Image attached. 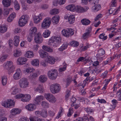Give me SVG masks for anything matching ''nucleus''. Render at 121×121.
I'll list each match as a JSON object with an SVG mask.
<instances>
[{
    "mask_svg": "<svg viewBox=\"0 0 121 121\" xmlns=\"http://www.w3.org/2000/svg\"><path fill=\"white\" fill-rule=\"evenodd\" d=\"M61 38L60 37L53 36L51 38L48 44L51 47H57L60 44Z\"/></svg>",
    "mask_w": 121,
    "mask_h": 121,
    "instance_id": "nucleus-1",
    "label": "nucleus"
},
{
    "mask_svg": "<svg viewBox=\"0 0 121 121\" xmlns=\"http://www.w3.org/2000/svg\"><path fill=\"white\" fill-rule=\"evenodd\" d=\"M31 64L35 66H39V60L38 59H34L31 62Z\"/></svg>",
    "mask_w": 121,
    "mask_h": 121,
    "instance_id": "nucleus-32",
    "label": "nucleus"
},
{
    "mask_svg": "<svg viewBox=\"0 0 121 121\" xmlns=\"http://www.w3.org/2000/svg\"><path fill=\"white\" fill-rule=\"evenodd\" d=\"M120 6L119 7V8L115 11V9L114 8H111L109 10V13L110 14H112L113 12L114 13L113 14V15H114L117 14V12L118 11L119 9H120Z\"/></svg>",
    "mask_w": 121,
    "mask_h": 121,
    "instance_id": "nucleus-41",
    "label": "nucleus"
},
{
    "mask_svg": "<svg viewBox=\"0 0 121 121\" xmlns=\"http://www.w3.org/2000/svg\"><path fill=\"white\" fill-rule=\"evenodd\" d=\"M65 2V0H56L53 2V4L55 6H57V4H64Z\"/></svg>",
    "mask_w": 121,
    "mask_h": 121,
    "instance_id": "nucleus-24",
    "label": "nucleus"
},
{
    "mask_svg": "<svg viewBox=\"0 0 121 121\" xmlns=\"http://www.w3.org/2000/svg\"><path fill=\"white\" fill-rule=\"evenodd\" d=\"M50 33V32L49 30H46L43 33V36L45 38H47L49 36Z\"/></svg>",
    "mask_w": 121,
    "mask_h": 121,
    "instance_id": "nucleus-44",
    "label": "nucleus"
},
{
    "mask_svg": "<svg viewBox=\"0 0 121 121\" xmlns=\"http://www.w3.org/2000/svg\"><path fill=\"white\" fill-rule=\"evenodd\" d=\"M14 4L15 9L17 10H18L20 9V6L18 2L15 0L14 2Z\"/></svg>",
    "mask_w": 121,
    "mask_h": 121,
    "instance_id": "nucleus-46",
    "label": "nucleus"
},
{
    "mask_svg": "<svg viewBox=\"0 0 121 121\" xmlns=\"http://www.w3.org/2000/svg\"><path fill=\"white\" fill-rule=\"evenodd\" d=\"M2 2L5 7H7L10 5L11 1V0H3Z\"/></svg>",
    "mask_w": 121,
    "mask_h": 121,
    "instance_id": "nucleus-27",
    "label": "nucleus"
},
{
    "mask_svg": "<svg viewBox=\"0 0 121 121\" xmlns=\"http://www.w3.org/2000/svg\"><path fill=\"white\" fill-rule=\"evenodd\" d=\"M104 33H102L99 35V37L100 39L105 40L107 39V37L106 36H104Z\"/></svg>",
    "mask_w": 121,
    "mask_h": 121,
    "instance_id": "nucleus-57",
    "label": "nucleus"
},
{
    "mask_svg": "<svg viewBox=\"0 0 121 121\" xmlns=\"http://www.w3.org/2000/svg\"><path fill=\"white\" fill-rule=\"evenodd\" d=\"M16 16V14L15 13H12L8 18L7 21L9 22H11Z\"/></svg>",
    "mask_w": 121,
    "mask_h": 121,
    "instance_id": "nucleus-35",
    "label": "nucleus"
},
{
    "mask_svg": "<svg viewBox=\"0 0 121 121\" xmlns=\"http://www.w3.org/2000/svg\"><path fill=\"white\" fill-rule=\"evenodd\" d=\"M14 45L17 46L18 45L19 42V37L18 36H15L14 38Z\"/></svg>",
    "mask_w": 121,
    "mask_h": 121,
    "instance_id": "nucleus-36",
    "label": "nucleus"
},
{
    "mask_svg": "<svg viewBox=\"0 0 121 121\" xmlns=\"http://www.w3.org/2000/svg\"><path fill=\"white\" fill-rule=\"evenodd\" d=\"M73 108L71 107L69 108V110L68 113L67 114V116L68 117L71 116L73 113Z\"/></svg>",
    "mask_w": 121,
    "mask_h": 121,
    "instance_id": "nucleus-53",
    "label": "nucleus"
},
{
    "mask_svg": "<svg viewBox=\"0 0 121 121\" xmlns=\"http://www.w3.org/2000/svg\"><path fill=\"white\" fill-rule=\"evenodd\" d=\"M41 105L43 107L45 108H48L49 107V103L47 102L44 101H43L42 102Z\"/></svg>",
    "mask_w": 121,
    "mask_h": 121,
    "instance_id": "nucleus-43",
    "label": "nucleus"
},
{
    "mask_svg": "<svg viewBox=\"0 0 121 121\" xmlns=\"http://www.w3.org/2000/svg\"><path fill=\"white\" fill-rule=\"evenodd\" d=\"M44 96L46 99L50 103H54L56 101V99L55 96L51 94H45Z\"/></svg>",
    "mask_w": 121,
    "mask_h": 121,
    "instance_id": "nucleus-7",
    "label": "nucleus"
},
{
    "mask_svg": "<svg viewBox=\"0 0 121 121\" xmlns=\"http://www.w3.org/2000/svg\"><path fill=\"white\" fill-rule=\"evenodd\" d=\"M16 99L21 98V101L23 102H28L31 99V97L30 95L28 94H18L15 96Z\"/></svg>",
    "mask_w": 121,
    "mask_h": 121,
    "instance_id": "nucleus-2",
    "label": "nucleus"
},
{
    "mask_svg": "<svg viewBox=\"0 0 121 121\" xmlns=\"http://www.w3.org/2000/svg\"><path fill=\"white\" fill-rule=\"evenodd\" d=\"M26 108L29 111H32L35 109L36 106L35 104H29L26 106Z\"/></svg>",
    "mask_w": 121,
    "mask_h": 121,
    "instance_id": "nucleus-18",
    "label": "nucleus"
},
{
    "mask_svg": "<svg viewBox=\"0 0 121 121\" xmlns=\"http://www.w3.org/2000/svg\"><path fill=\"white\" fill-rule=\"evenodd\" d=\"M8 56L7 55H2L0 58V61L2 62H4L7 58Z\"/></svg>",
    "mask_w": 121,
    "mask_h": 121,
    "instance_id": "nucleus-52",
    "label": "nucleus"
},
{
    "mask_svg": "<svg viewBox=\"0 0 121 121\" xmlns=\"http://www.w3.org/2000/svg\"><path fill=\"white\" fill-rule=\"evenodd\" d=\"M75 6L73 4L69 5L66 7V8L68 10L73 11H75Z\"/></svg>",
    "mask_w": 121,
    "mask_h": 121,
    "instance_id": "nucleus-37",
    "label": "nucleus"
},
{
    "mask_svg": "<svg viewBox=\"0 0 121 121\" xmlns=\"http://www.w3.org/2000/svg\"><path fill=\"white\" fill-rule=\"evenodd\" d=\"M12 94L14 95L19 92V90L18 88L17 87L14 86L12 87L11 89Z\"/></svg>",
    "mask_w": 121,
    "mask_h": 121,
    "instance_id": "nucleus-30",
    "label": "nucleus"
},
{
    "mask_svg": "<svg viewBox=\"0 0 121 121\" xmlns=\"http://www.w3.org/2000/svg\"><path fill=\"white\" fill-rule=\"evenodd\" d=\"M7 30V28L5 25H1L0 27V32L3 33Z\"/></svg>",
    "mask_w": 121,
    "mask_h": 121,
    "instance_id": "nucleus-42",
    "label": "nucleus"
},
{
    "mask_svg": "<svg viewBox=\"0 0 121 121\" xmlns=\"http://www.w3.org/2000/svg\"><path fill=\"white\" fill-rule=\"evenodd\" d=\"M29 17L27 15H22L18 21V24L21 26H24L27 22Z\"/></svg>",
    "mask_w": 121,
    "mask_h": 121,
    "instance_id": "nucleus-3",
    "label": "nucleus"
},
{
    "mask_svg": "<svg viewBox=\"0 0 121 121\" xmlns=\"http://www.w3.org/2000/svg\"><path fill=\"white\" fill-rule=\"evenodd\" d=\"M37 30V28L35 27H33L31 28L29 31V34L35 36Z\"/></svg>",
    "mask_w": 121,
    "mask_h": 121,
    "instance_id": "nucleus-22",
    "label": "nucleus"
},
{
    "mask_svg": "<svg viewBox=\"0 0 121 121\" xmlns=\"http://www.w3.org/2000/svg\"><path fill=\"white\" fill-rule=\"evenodd\" d=\"M34 22L36 24L38 23L42 19V14H40L38 16H35L34 17Z\"/></svg>",
    "mask_w": 121,
    "mask_h": 121,
    "instance_id": "nucleus-17",
    "label": "nucleus"
},
{
    "mask_svg": "<svg viewBox=\"0 0 121 121\" xmlns=\"http://www.w3.org/2000/svg\"><path fill=\"white\" fill-rule=\"evenodd\" d=\"M51 92L53 94H55L59 92L60 90V87L57 84L51 85L50 87Z\"/></svg>",
    "mask_w": 121,
    "mask_h": 121,
    "instance_id": "nucleus-4",
    "label": "nucleus"
},
{
    "mask_svg": "<svg viewBox=\"0 0 121 121\" xmlns=\"http://www.w3.org/2000/svg\"><path fill=\"white\" fill-rule=\"evenodd\" d=\"M39 118L36 116H31L29 118L30 121H37V120Z\"/></svg>",
    "mask_w": 121,
    "mask_h": 121,
    "instance_id": "nucleus-51",
    "label": "nucleus"
},
{
    "mask_svg": "<svg viewBox=\"0 0 121 121\" xmlns=\"http://www.w3.org/2000/svg\"><path fill=\"white\" fill-rule=\"evenodd\" d=\"M27 61V59L24 57L18 58L17 60V63L19 65H22L25 63Z\"/></svg>",
    "mask_w": 121,
    "mask_h": 121,
    "instance_id": "nucleus-16",
    "label": "nucleus"
},
{
    "mask_svg": "<svg viewBox=\"0 0 121 121\" xmlns=\"http://www.w3.org/2000/svg\"><path fill=\"white\" fill-rule=\"evenodd\" d=\"M28 81L26 78H23L19 80V84L21 88H25L28 86Z\"/></svg>",
    "mask_w": 121,
    "mask_h": 121,
    "instance_id": "nucleus-6",
    "label": "nucleus"
},
{
    "mask_svg": "<svg viewBox=\"0 0 121 121\" xmlns=\"http://www.w3.org/2000/svg\"><path fill=\"white\" fill-rule=\"evenodd\" d=\"M59 18L60 17L58 15H56L52 18V22L55 24H57L59 22Z\"/></svg>",
    "mask_w": 121,
    "mask_h": 121,
    "instance_id": "nucleus-26",
    "label": "nucleus"
},
{
    "mask_svg": "<svg viewBox=\"0 0 121 121\" xmlns=\"http://www.w3.org/2000/svg\"><path fill=\"white\" fill-rule=\"evenodd\" d=\"M42 48L44 50L49 52H51L53 51V49L48 46L43 45L42 47Z\"/></svg>",
    "mask_w": 121,
    "mask_h": 121,
    "instance_id": "nucleus-40",
    "label": "nucleus"
},
{
    "mask_svg": "<svg viewBox=\"0 0 121 121\" xmlns=\"http://www.w3.org/2000/svg\"><path fill=\"white\" fill-rule=\"evenodd\" d=\"M41 112L39 111H36L35 112V113L36 116L40 117L41 116Z\"/></svg>",
    "mask_w": 121,
    "mask_h": 121,
    "instance_id": "nucleus-63",
    "label": "nucleus"
},
{
    "mask_svg": "<svg viewBox=\"0 0 121 121\" xmlns=\"http://www.w3.org/2000/svg\"><path fill=\"white\" fill-rule=\"evenodd\" d=\"M68 34L69 35V36H71L73 34V30L71 28L68 29L67 30Z\"/></svg>",
    "mask_w": 121,
    "mask_h": 121,
    "instance_id": "nucleus-54",
    "label": "nucleus"
},
{
    "mask_svg": "<svg viewBox=\"0 0 121 121\" xmlns=\"http://www.w3.org/2000/svg\"><path fill=\"white\" fill-rule=\"evenodd\" d=\"M51 20L50 18H47L45 19L42 24V26L44 29L48 28L50 26L51 23Z\"/></svg>",
    "mask_w": 121,
    "mask_h": 121,
    "instance_id": "nucleus-10",
    "label": "nucleus"
},
{
    "mask_svg": "<svg viewBox=\"0 0 121 121\" xmlns=\"http://www.w3.org/2000/svg\"><path fill=\"white\" fill-rule=\"evenodd\" d=\"M63 67L59 69V71L60 72H62L65 71L66 69V65L65 62L63 63Z\"/></svg>",
    "mask_w": 121,
    "mask_h": 121,
    "instance_id": "nucleus-49",
    "label": "nucleus"
},
{
    "mask_svg": "<svg viewBox=\"0 0 121 121\" xmlns=\"http://www.w3.org/2000/svg\"><path fill=\"white\" fill-rule=\"evenodd\" d=\"M39 53L40 57L42 58L47 57L48 56V54L47 52L42 49L40 50L39 51Z\"/></svg>",
    "mask_w": 121,
    "mask_h": 121,
    "instance_id": "nucleus-15",
    "label": "nucleus"
},
{
    "mask_svg": "<svg viewBox=\"0 0 121 121\" xmlns=\"http://www.w3.org/2000/svg\"><path fill=\"white\" fill-rule=\"evenodd\" d=\"M105 53L104 50L102 48L99 49L98 51V53L97 56L98 57L103 56Z\"/></svg>",
    "mask_w": 121,
    "mask_h": 121,
    "instance_id": "nucleus-34",
    "label": "nucleus"
},
{
    "mask_svg": "<svg viewBox=\"0 0 121 121\" xmlns=\"http://www.w3.org/2000/svg\"><path fill=\"white\" fill-rule=\"evenodd\" d=\"M84 109L87 113H91L93 112V110L90 108H85Z\"/></svg>",
    "mask_w": 121,
    "mask_h": 121,
    "instance_id": "nucleus-56",
    "label": "nucleus"
},
{
    "mask_svg": "<svg viewBox=\"0 0 121 121\" xmlns=\"http://www.w3.org/2000/svg\"><path fill=\"white\" fill-rule=\"evenodd\" d=\"M2 105L6 108H10L14 105V103L13 100L11 99H7L3 102L2 103Z\"/></svg>",
    "mask_w": 121,
    "mask_h": 121,
    "instance_id": "nucleus-8",
    "label": "nucleus"
},
{
    "mask_svg": "<svg viewBox=\"0 0 121 121\" xmlns=\"http://www.w3.org/2000/svg\"><path fill=\"white\" fill-rule=\"evenodd\" d=\"M5 68L10 72H13L15 69V67L13 65L12 62L11 61L7 62L5 65Z\"/></svg>",
    "mask_w": 121,
    "mask_h": 121,
    "instance_id": "nucleus-9",
    "label": "nucleus"
},
{
    "mask_svg": "<svg viewBox=\"0 0 121 121\" xmlns=\"http://www.w3.org/2000/svg\"><path fill=\"white\" fill-rule=\"evenodd\" d=\"M34 40L35 42L37 43H40L43 41V38L41 34L39 33L36 34L35 36Z\"/></svg>",
    "mask_w": 121,
    "mask_h": 121,
    "instance_id": "nucleus-11",
    "label": "nucleus"
},
{
    "mask_svg": "<svg viewBox=\"0 0 121 121\" xmlns=\"http://www.w3.org/2000/svg\"><path fill=\"white\" fill-rule=\"evenodd\" d=\"M34 90L35 91H37L39 93H43L44 91V89L43 86L39 85L37 87L35 88Z\"/></svg>",
    "mask_w": 121,
    "mask_h": 121,
    "instance_id": "nucleus-21",
    "label": "nucleus"
},
{
    "mask_svg": "<svg viewBox=\"0 0 121 121\" xmlns=\"http://www.w3.org/2000/svg\"><path fill=\"white\" fill-rule=\"evenodd\" d=\"M41 116L42 117L44 118H46L48 115L47 111L46 110H44L41 112Z\"/></svg>",
    "mask_w": 121,
    "mask_h": 121,
    "instance_id": "nucleus-50",
    "label": "nucleus"
},
{
    "mask_svg": "<svg viewBox=\"0 0 121 121\" xmlns=\"http://www.w3.org/2000/svg\"><path fill=\"white\" fill-rule=\"evenodd\" d=\"M22 74L21 70L18 69L16 70V73L13 75V77L15 79L17 80L21 78Z\"/></svg>",
    "mask_w": 121,
    "mask_h": 121,
    "instance_id": "nucleus-12",
    "label": "nucleus"
},
{
    "mask_svg": "<svg viewBox=\"0 0 121 121\" xmlns=\"http://www.w3.org/2000/svg\"><path fill=\"white\" fill-rule=\"evenodd\" d=\"M34 36L30 34H29V35L27 37V39L28 41L29 42H31V40L33 39V37Z\"/></svg>",
    "mask_w": 121,
    "mask_h": 121,
    "instance_id": "nucleus-61",
    "label": "nucleus"
},
{
    "mask_svg": "<svg viewBox=\"0 0 121 121\" xmlns=\"http://www.w3.org/2000/svg\"><path fill=\"white\" fill-rule=\"evenodd\" d=\"M21 112V109L18 108H13L11 111V114L13 115L19 114Z\"/></svg>",
    "mask_w": 121,
    "mask_h": 121,
    "instance_id": "nucleus-20",
    "label": "nucleus"
},
{
    "mask_svg": "<svg viewBox=\"0 0 121 121\" xmlns=\"http://www.w3.org/2000/svg\"><path fill=\"white\" fill-rule=\"evenodd\" d=\"M21 51L19 49H15L14 52V56L15 57H18L21 55Z\"/></svg>",
    "mask_w": 121,
    "mask_h": 121,
    "instance_id": "nucleus-28",
    "label": "nucleus"
},
{
    "mask_svg": "<svg viewBox=\"0 0 121 121\" xmlns=\"http://www.w3.org/2000/svg\"><path fill=\"white\" fill-rule=\"evenodd\" d=\"M40 74L39 71L37 69L36 70L35 72L30 74V77L31 79H33L37 77Z\"/></svg>",
    "mask_w": 121,
    "mask_h": 121,
    "instance_id": "nucleus-14",
    "label": "nucleus"
},
{
    "mask_svg": "<svg viewBox=\"0 0 121 121\" xmlns=\"http://www.w3.org/2000/svg\"><path fill=\"white\" fill-rule=\"evenodd\" d=\"M29 119L27 117H24L21 118L19 121H29Z\"/></svg>",
    "mask_w": 121,
    "mask_h": 121,
    "instance_id": "nucleus-64",
    "label": "nucleus"
},
{
    "mask_svg": "<svg viewBox=\"0 0 121 121\" xmlns=\"http://www.w3.org/2000/svg\"><path fill=\"white\" fill-rule=\"evenodd\" d=\"M34 56V54L33 52L31 51H28L26 52L25 56L27 58L33 57Z\"/></svg>",
    "mask_w": 121,
    "mask_h": 121,
    "instance_id": "nucleus-25",
    "label": "nucleus"
},
{
    "mask_svg": "<svg viewBox=\"0 0 121 121\" xmlns=\"http://www.w3.org/2000/svg\"><path fill=\"white\" fill-rule=\"evenodd\" d=\"M68 21L70 24H72L74 22L75 20V17L73 15H71L69 17Z\"/></svg>",
    "mask_w": 121,
    "mask_h": 121,
    "instance_id": "nucleus-38",
    "label": "nucleus"
},
{
    "mask_svg": "<svg viewBox=\"0 0 121 121\" xmlns=\"http://www.w3.org/2000/svg\"><path fill=\"white\" fill-rule=\"evenodd\" d=\"M47 79V76L44 75H41L39 77V81L42 82H44Z\"/></svg>",
    "mask_w": 121,
    "mask_h": 121,
    "instance_id": "nucleus-33",
    "label": "nucleus"
},
{
    "mask_svg": "<svg viewBox=\"0 0 121 121\" xmlns=\"http://www.w3.org/2000/svg\"><path fill=\"white\" fill-rule=\"evenodd\" d=\"M21 29L19 28H17L15 29L14 30V32L15 33H19L21 31Z\"/></svg>",
    "mask_w": 121,
    "mask_h": 121,
    "instance_id": "nucleus-62",
    "label": "nucleus"
},
{
    "mask_svg": "<svg viewBox=\"0 0 121 121\" xmlns=\"http://www.w3.org/2000/svg\"><path fill=\"white\" fill-rule=\"evenodd\" d=\"M70 45L72 47H77L78 46L79 43L78 42L75 41H71Z\"/></svg>",
    "mask_w": 121,
    "mask_h": 121,
    "instance_id": "nucleus-45",
    "label": "nucleus"
},
{
    "mask_svg": "<svg viewBox=\"0 0 121 121\" xmlns=\"http://www.w3.org/2000/svg\"><path fill=\"white\" fill-rule=\"evenodd\" d=\"M55 59L52 56H48L46 59L45 61L51 64H54L55 62Z\"/></svg>",
    "mask_w": 121,
    "mask_h": 121,
    "instance_id": "nucleus-13",
    "label": "nucleus"
},
{
    "mask_svg": "<svg viewBox=\"0 0 121 121\" xmlns=\"http://www.w3.org/2000/svg\"><path fill=\"white\" fill-rule=\"evenodd\" d=\"M117 0H112L111 2V6L112 7H114L117 6Z\"/></svg>",
    "mask_w": 121,
    "mask_h": 121,
    "instance_id": "nucleus-55",
    "label": "nucleus"
},
{
    "mask_svg": "<svg viewBox=\"0 0 121 121\" xmlns=\"http://www.w3.org/2000/svg\"><path fill=\"white\" fill-rule=\"evenodd\" d=\"M59 13L58 10L56 9H53L51 10L50 12V14L52 15L56 14Z\"/></svg>",
    "mask_w": 121,
    "mask_h": 121,
    "instance_id": "nucleus-48",
    "label": "nucleus"
},
{
    "mask_svg": "<svg viewBox=\"0 0 121 121\" xmlns=\"http://www.w3.org/2000/svg\"><path fill=\"white\" fill-rule=\"evenodd\" d=\"M72 81L71 79L70 78H67L66 80V86L68 87L69 86L70 84L71 83Z\"/></svg>",
    "mask_w": 121,
    "mask_h": 121,
    "instance_id": "nucleus-59",
    "label": "nucleus"
},
{
    "mask_svg": "<svg viewBox=\"0 0 121 121\" xmlns=\"http://www.w3.org/2000/svg\"><path fill=\"white\" fill-rule=\"evenodd\" d=\"M35 69L29 67L27 68L26 70V72L27 73H30L33 72L34 71Z\"/></svg>",
    "mask_w": 121,
    "mask_h": 121,
    "instance_id": "nucleus-58",
    "label": "nucleus"
},
{
    "mask_svg": "<svg viewBox=\"0 0 121 121\" xmlns=\"http://www.w3.org/2000/svg\"><path fill=\"white\" fill-rule=\"evenodd\" d=\"M75 11L78 13H82L85 12L84 9L82 7L79 6H75Z\"/></svg>",
    "mask_w": 121,
    "mask_h": 121,
    "instance_id": "nucleus-23",
    "label": "nucleus"
},
{
    "mask_svg": "<svg viewBox=\"0 0 121 121\" xmlns=\"http://www.w3.org/2000/svg\"><path fill=\"white\" fill-rule=\"evenodd\" d=\"M2 83L3 86L7 84V76L4 75L1 77Z\"/></svg>",
    "mask_w": 121,
    "mask_h": 121,
    "instance_id": "nucleus-39",
    "label": "nucleus"
},
{
    "mask_svg": "<svg viewBox=\"0 0 121 121\" xmlns=\"http://www.w3.org/2000/svg\"><path fill=\"white\" fill-rule=\"evenodd\" d=\"M67 30L65 29H63L62 31V34L63 35L67 37H69Z\"/></svg>",
    "mask_w": 121,
    "mask_h": 121,
    "instance_id": "nucleus-47",
    "label": "nucleus"
},
{
    "mask_svg": "<svg viewBox=\"0 0 121 121\" xmlns=\"http://www.w3.org/2000/svg\"><path fill=\"white\" fill-rule=\"evenodd\" d=\"M92 7L93 10L94 12H96L99 10L101 7V6L99 4H95Z\"/></svg>",
    "mask_w": 121,
    "mask_h": 121,
    "instance_id": "nucleus-31",
    "label": "nucleus"
},
{
    "mask_svg": "<svg viewBox=\"0 0 121 121\" xmlns=\"http://www.w3.org/2000/svg\"><path fill=\"white\" fill-rule=\"evenodd\" d=\"M81 22L82 25L86 26L89 24L90 23V21L88 19L85 18L81 20Z\"/></svg>",
    "mask_w": 121,
    "mask_h": 121,
    "instance_id": "nucleus-29",
    "label": "nucleus"
},
{
    "mask_svg": "<svg viewBox=\"0 0 121 121\" xmlns=\"http://www.w3.org/2000/svg\"><path fill=\"white\" fill-rule=\"evenodd\" d=\"M48 75L49 78L51 79L55 80L57 76V72L55 69H52L48 71Z\"/></svg>",
    "mask_w": 121,
    "mask_h": 121,
    "instance_id": "nucleus-5",
    "label": "nucleus"
},
{
    "mask_svg": "<svg viewBox=\"0 0 121 121\" xmlns=\"http://www.w3.org/2000/svg\"><path fill=\"white\" fill-rule=\"evenodd\" d=\"M55 114V112L52 111L50 110L48 111V115L51 117H53L54 116Z\"/></svg>",
    "mask_w": 121,
    "mask_h": 121,
    "instance_id": "nucleus-60",
    "label": "nucleus"
},
{
    "mask_svg": "<svg viewBox=\"0 0 121 121\" xmlns=\"http://www.w3.org/2000/svg\"><path fill=\"white\" fill-rule=\"evenodd\" d=\"M44 99V97L42 95L39 96L35 99V103L36 104H38L40 103L41 101Z\"/></svg>",
    "mask_w": 121,
    "mask_h": 121,
    "instance_id": "nucleus-19",
    "label": "nucleus"
}]
</instances>
